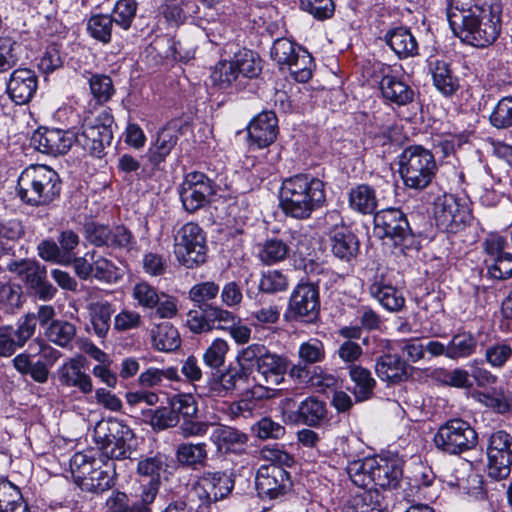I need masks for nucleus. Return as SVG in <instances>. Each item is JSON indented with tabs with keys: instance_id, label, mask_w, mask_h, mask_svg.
I'll list each match as a JSON object with an SVG mask.
<instances>
[{
	"instance_id": "f257e3e1",
	"label": "nucleus",
	"mask_w": 512,
	"mask_h": 512,
	"mask_svg": "<svg viewBox=\"0 0 512 512\" xmlns=\"http://www.w3.org/2000/svg\"><path fill=\"white\" fill-rule=\"evenodd\" d=\"M447 18L454 35L471 46L486 47L500 33V10L491 3L479 2L463 9L447 8Z\"/></svg>"
},
{
	"instance_id": "f03ea898",
	"label": "nucleus",
	"mask_w": 512,
	"mask_h": 512,
	"mask_svg": "<svg viewBox=\"0 0 512 512\" xmlns=\"http://www.w3.org/2000/svg\"><path fill=\"white\" fill-rule=\"evenodd\" d=\"M325 200V184L317 177L301 173L282 181L279 203L287 216L307 219L324 205Z\"/></svg>"
},
{
	"instance_id": "7ed1b4c3",
	"label": "nucleus",
	"mask_w": 512,
	"mask_h": 512,
	"mask_svg": "<svg viewBox=\"0 0 512 512\" xmlns=\"http://www.w3.org/2000/svg\"><path fill=\"white\" fill-rule=\"evenodd\" d=\"M70 470L75 484L86 492L100 494L115 484V462L102 456L77 452L70 459Z\"/></svg>"
},
{
	"instance_id": "20e7f679",
	"label": "nucleus",
	"mask_w": 512,
	"mask_h": 512,
	"mask_svg": "<svg viewBox=\"0 0 512 512\" xmlns=\"http://www.w3.org/2000/svg\"><path fill=\"white\" fill-rule=\"evenodd\" d=\"M60 192V177L47 165H30L18 177L17 194L26 204L47 205L59 197Z\"/></svg>"
},
{
	"instance_id": "39448f33",
	"label": "nucleus",
	"mask_w": 512,
	"mask_h": 512,
	"mask_svg": "<svg viewBox=\"0 0 512 512\" xmlns=\"http://www.w3.org/2000/svg\"><path fill=\"white\" fill-rule=\"evenodd\" d=\"M237 362L247 368L249 374L255 370V377L269 385H280L284 382L289 363L285 356L271 352L259 343L243 348L237 356Z\"/></svg>"
},
{
	"instance_id": "423d86ee",
	"label": "nucleus",
	"mask_w": 512,
	"mask_h": 512,
	"mask_svg": "<svg viewBox=\"0 0 512 512\" xmlns=\"http://www.w3.org/2000/svg\"><path fill=\"white\" fill-rule=\"evenodd\" d=\"M436 170L433 154L422 146H409L399 156V173L404 185L410 189H425L432 182Z\"/></svg>"
},
{
	"instance_id": "0eeeda50",
	"label": "nucleus",
	"mask_w": 512,
	"mask_h": 512,
	"mask_svg": "<svg viewBox=\"0 0 512 512\" xmlns=\"http://www.w3.org/2000/svg\"><path fill=\"white\" fill-rule=\"evenodd\" d=\"M131 429L118 420H101L93 431V439L102 457L110 460H121L129 456V441L132 439Z\"/></svg>"
},
{
	"instance_id": "6e6552de",
	"label": "nucleus",
	"mask_w": 512,
	"mask_h": 512,
	"mask_svg": "<svg viewBox=\"0 0 512 512\" xmlns=\"http://www.w3.org/2000/svg\"><path fill=\"white\" fill-rule=\"evenodd\" d=\"M112 121V116L104 110L85 117L80 132L74 133V142L90 154L99 156L113 138Z\"/></svg>"
},
{
	"instance_id": "1a4fd4ad",
	"label": "nucleus",
	"mask_w": 512,
	"mask_h": 512,
	"mask_svg": "<svg viewBox=\"0 0 512 512\" xmlns=\"http://www.w3.org/2000/svg\"><path fill=\"white\" fill-rule=\"evenodd\" d=\"M435 224L446 233H456L471 219V210L465 198L453 194L438 196L433 207Z\"/></svg>"
},
{
	"instance_id": "9d476101",
	"label": "nucleus",
	"mask_w": 512,
	"mask_h": 512,
	"mask_svg": "<svg viewBox=\"0 0 512 512\" xmlns=\"http://www.w3.org/2000/svg\"><path fill=\"white\" fill-rule=\"evenodd\" d=\"M434 442L442 451L457 455L475 448L478 435L468 422L457 418L439 427Z\"/></svg>"
},
{
	"instance_id": "9b49d317",
	"label": "nucleus",
	"mask_w": 512,
	"mask_h": 512,
	"mask_svg": "<svg viewBox=\"0 0 512 512\" xmlns=\"http://www.w3.org/2000/svg\"><path fill=\"white\" fill-rule=\"evenodd\" d=\"M5 267L23 281L41 300L54 297L56 288L46 279V269L32 258H6Z\"/></svg>"
},
{
	"instance_id": "f8f14e48",
	"label": "nucleus",
	"mask_w": 512,
	"mask_h": 512,
	"mask_svg": "<svg viewBox=\"0 0 512 512\" xmlns=\"http://www.w3.org/2000/svg\"><path fill=\"white\" fill-rule=\"evenodd\" d=\"M234 488V479L226 471H204L191 485V492L203 505H210L227 497Z\"/></svg>"
},
{
	"instance_id": "ddd939ff",
	"label": "nucleus",
	"mask_w": 512,
	"mask_h": 512,
	"mask_svg": "<svg viewBox=\"0 0 512 512\" xmlns=\"http://www.w3.org/2000/svg\"><path fill=\"white\" fill-rule=\"evenodd\" d=\"M488 475L496 480L510 475L512 465V435L503 430L493 432L487 446Z\"/></svg>"
},
{
	"instance_id": "4468645a",
	"label": "nucleus",
	"mask_w": 512,
	"mask_h": 512,
	"mask_svg": "<svg viewBox=\"0 0 512 512\" xmlns=\"http://www.w3.org/2000/svg\"><path fill=\"white\" fill-rule=\"evenodd\" d=\"M236 315L228 310L212 304H202L199 309L188 311L186 326L196 334L206 333L213 329L227 330L235 324Z\"/></svg>"
},
{
	"instance_id": "2eb2a0df",
	"label": "nucleus",
	"mask_w": 512,
	"mask_h": 512,
	"mask_svg": "<svg viewBox=\"0 0 512 512\" xmlns=\"http://www.w3.org/2000/svg\"><path fill=\"white\" fill-rule=\"evenodd\" d=\"M255 485L261 498L273 500L286 495L292 488V481L283 467L268 464L258 468Z\"/></svg>"
},
{
	"instance_id": "dca6fc26",
	"label": "nucleus",
	"mask_w": 512,
	"mask_h": 512,
	"mask_svg": "<svg viewBox=\"0 0 512 512\" xmlns=\"http://www.w3.org/2000/svg\"><path fill=\"white\" fill-rule=\"evenodd\" d=\"M179 193L185 210L195 212L209 202L215 187L204 173L190 172L184 177Z\"/></svg>"
},
{
	"instance_id": "f3484780",
	"label": "nucleus",
	"mask_w": 512,
	"mask_h": 512,
	"mask_svg": "<svg viewBox=\"0 0 512 512\" xmlns=\"http://www.w3.org/2000/svg\"><path fill=\"white\" fill-rule=\"evenodd\" d=\"M58 260L64 266H71L81 279L95 278L105 282L116 281L120 270L107 258H47Z\"/></svg>"
},
{
	"instance_id": "a211bd4d",
	"label": "nucleus",
	"mask_w": 512,
	"mask_h": 512,
	"mask_svg": "<svg viewBox=\"0 0 512 512\" xmlns=\"http://www.w3.org/2000/svg\"><path fill=\"white\" fill-rule=\"evenodd\" d=\"M409 229L408 221L402 211L397 208H387L374 215L375 236L386 239L385 245L399 246Z\"/></svg>"
},
{
	"instance_id": "6ab92c4d",
	"label": "nucleus",
	"mask_w": 512,
	"mask_h": 512,
	"mask_svg": "<svg viewBox=\"0 0 512 512\" xmlns=\"http://www.w3.org/2000/svg\"><path fill=\"white\" fill-rule=\"evenodd\" d=\"M318 312V290L311 284L298 285L290 297L286 318L305 319L311 322L317 318Z\"/></svg>"
},
{
	"instance_id": "aec40b11",
	"label": "nucleus",
	"mask_w": 512,
	"mask_h": 512,
	"mask_svg": "<svg viewBox=\"0 0 512 512\" xmlns=\"http://www.w3.org/2000/svg\"><path fill=\"white\" fill-rule=\"evenodd\" d=\"M73 143V132L56 128H39L31 137V145L36 150L52 156L67 153Z\"/></svg>"
},
{
	"instance_id": "412c9836",
	"label": "nucleus",
	"mask_w": 512,
	"mask_h": 512,
	"mask_svg": "<svg viewBox=\"0 0 512 512\" xmlns=\"http://www.w3.org/2000/svg\"><path fill=\"white\" fill-rule=\"evenodd\" d=\"M166 457L162 454L141 459L137 464V473L147 480L143 485L140 498L145 503H153L159 490L161 477L166 472Z\"/></svg>"
},
{
	"instance_id": "4be33fe9",
	"label": "nucleus",
	"mask_w": 512,
	"mask_h": 512,
	"mask_svg": "<svg viewBox=\"0 0 512 512\" xmlns=\"http://www.w3.org/2000/svg\"><path fill=\"white\" fill-rule=\"evenodd\" d=\"M310 254H331L332 256H356L359 250L357 237L346 229L335 230L326 239L315 240Z\"/></svg>"
},
{
	"instance_id": "5701e85b",
	"label": "nucleus",
	"mask_w": 512,
	"mask_h": 512,
	"mask_svg": "<svg viewBox=\"0 0 512 512\" xmlns=\"http://www.w3.org/2000/svg\"><path fill=\"white\" fill-rule=\"evenodd\" d=\"M399 70L389 68L380 81L383 98L397 106H406L414 99V90L399 75Z\"/></svg>"
},
{
	"instance_id": "b1692460",
	"label": "nucleus",
	"mask_w": 512,
	"mask_h": 512,
	"mask_svg": "<svg viewBox=\"0 0 512 512\" xmlns=\"http://www.w3.org/2000/svg\"><path fill=\"white\" fill-rule=\"evenodd\" d=\"M33 336L31 317L18 320L17 326L0 327V357H10L18 348L23 347Z\"/></svg>"
},
{
	"instance_id": "393cba45",
	"label": "nucleus",
	"mask_w": 512,
	"mask_h": 512,
	"mask_svg": "<svg viewBox=\"0 0 512 512\" xmlns=\"http://www.w3.org/2000/svg\"><path fill=\"white\" fill-rule=\"evenodd\" d=\"M38 79L34 71L28 68L14 70L7 83L10 98L19 105L28 103L36 93Z\"/></svg>"
},
{
	"instance_id": "a878e982",
	"label": "nucleus",
	"mask_w": 512,
	"mask_h": 512,
	"mask_svg": "<svg viewBox=\"0 0 512 512\" xmlns=\"http://www.w3.org/2000/svg\"><path fill=\"white\" fill-rule=\"evenodd\" d=\"M278 134V120L272 111L258 114L248 126L250 143L257 148H265L272 144Z\"/></svg>"
},
{
	"instance_id": "bb28decb",
	"label": "nucleus",
	"mask_w": 512,
	"mask_h": 512,
	"mask_svg": "<svg viewBox=\"0 0 512 512\" xmlns=\"http://www.w3.org/2000/svg\"><path fill=\"white\" fill-rule=\"evenodd\" d=\"M176 253L184 256L185 254L195 253L197 256L206 253V237L202 228L196 223H186L177 232L175 236Z\"/></svg>"
},
{
	"instance_id": "cd10ccee",
	"label": "nucleus",
	"mask_w": 512,
	"mask_h": 512,
	"mask_svg": "<svg viewBox=\"0 0 512 512\" xmlns=\"http://www.w3.org/2000/svg\"><path fill=\"white\" fill-rule=\"evenodd\" d=\"M58 380L61 385L76 388L83 394L93 391L90 375L85 373L81 361L76 358L69 359L59 367Z\"/></svg>"
},
{
	"instance_id": "c85d7f7f",
	"label": "nucleus",
	"mask_w": 512,
	"mask_h": 512,
	"mask_svg": "<svg viewBox=\"0 0 512 512\" xmlns=\"http://www.w3.org/2000/svg\"><path fill=\"white\" fill-rule=\"evenodd\" d=\"M249 372L247 368L239 365L238 368H229L220 374H212L208 380V394L211 397H225L233 392L238 382H245Z\"/></svg>"
},
{
	"instance_id": "c756f323",
	"label": "nucleus",
	"mask_w": 512,
	"mask_h": 512,
	"mask_svg": "<svg viewBox=\"0 0 512 512\" xmlns=\"http://www.w3.org/2000/svg\"><path fill=\"white\" fill-rule=\"evenodd\" d=\"M409 365L397 354H384L375 361L377 376L388 383H400L409 376Z\"/></svg>"
},
{
	"instance_id": "7c9ffc66",
	"label": "nucleus",
	"mask_w": 512,
	"mask_h": 512,
	"mask_svg": "<svg viewBox=\"0 0 512 512\" xmlns=\"http://www.w3.org/2000/svg\"><path fill=\"white\" fill-rule=\"evenodd\" d=\"M289 419L307 426H320L327 418V407L323 400L310 396L300 402L296 412L289 414Z\"/></svg>"
},
{
	"instance_id": "2f4dec72",
	"label": "nucleus",
	"mask_w": 512,
	"mask_h": 512,
	"mask_svg": "<svg viewBox=\"0 0 512 512\" xmlns=\"http://www.w3.org/2000/svg\"><path fill=\"white\" fill-rule=\"evenodd\" d=\"M179 125L176 121L169 122L158 133L156 141L147 151L149 161L157 166L162 163L176 145L179 135Z\"/></svg>"
},
{
	"instance_id": "473e14b6",
	"label": "nucleus",
	"mask_w": 512,
	"mask_h": 512,
	"mask_svg": "<svg viewBox=\"0 0 512 512\" xmlns=\"http://www.w3.org/2000/svg\"><path fill=\"white\" fill-rule=\"evenodd\" d=\"M374 486L383 489H393L398 486L403 476L400 461L396 458L375 456Z\"/></svg>"
},
{
	"instance_id": "72a5a7b5",
	"label": "nucleus",
	"mask_w": 512,
	"mask_h": 512,
	"mask_svg": "<svg viewBox=\"0 0 512 512\" xmlns=\"http://www.w3.org/2000/svg\"><path fill=\"white\" fill-rule=\"evenodd\" d=\"M178 464L193 471L204 468L208 461L207 444L205 442L180 443L175 451Z\"/></svg>"
},
{
	"instance_id": "f704fd0d",
	"label": "nucleus",
	"mask_w": 512,
	"mask_h": 512,
	"mask_svg": "<svg viewBox=\"0 0 512 512\" xmlns=\"http://www.w3.org/2000/svg\"><path fill=\"white\" fill-rule=\"evenodd\" d=\"M342 512H388V503L377 489H368L344 504Z\"/></svg>"
},
{
	"instance_id": "c9c22d12",
	"label": "nucleus",
	"mask_w": 512,
	"mask_h": 512,
	"mask_svg": "<svg viewBox=\"0 0 512 512\" xmlns=\"http://www.w3.org/2000/svg\"><path fill=\"white\" fill-rule=\"evenodd\" d=\"M349 377L353 383L350 389L356 402H364L374 395L376 380L369 369L361 365H349Z\"/></svg>"
},
{
	"instance_id": "e433bc0d",
	"label": "nucleus",
	"mask_w": 512,
	"mask_h": 512,
	"mask_svg": "<svg viewBox=\"0 0 512 512\" xmlns=\"http://www.w3.org/2000/svg\"><path fill=\"white\" fill-rule=\"evenodd\" d=\"M385 42L399 58H408L417 54L418 43L410 30L404 27L394 28L385 35Z\"/></svg>"
},
{
	"instance_id": "4c0bfd02",
	"label": "nucleus",
	"mask_w": 512,
	"mask_h": 512,
	"mask_svg": "<svg viewBox=\"0 0 512 512\" xmlns=\"http://www.w3.org/2000/svg\"><path fill=\"white\" fill-rule=\"evenodd\" d=\"M370 294L389 311H399L405 303L402 293L392 285L385 283L383 278L379 279L378 276L370 286Z\"/></svg>"
},
{
	"instance_id": "58836bf2",
	"label": "nucleus",
	"mask_w": 512,
	"mask_h": 512,
	"mask_svg": "<svg viewBox=\"0 0 512 512\" xmlns=\"http://www.w3.org/2000/svg\"><path fill=\"white\" fill-rule=\"evenodd\" d=\"M348 204L357 213L371 214L378 206L376 191L367 184H359L350 190Z\"/></svg>"
},
{
	"instance_id": "ea45409f",
	"label": "nucleus",
	"mask_w": 512,
	"mask_h": 512,
	"mask_svg": "<svg viewBox=\"0 0 512 512\" xmlns=\"http://www.w3.org/2000/svg\"><path fill=\"white\" fill-rule=\"evenodd\" d=\"M152 345L158 351L171 352L181 345L178 330L170 323L164 322L151 330Z\"/></svg>"
},
{
	"instance_id": "a19ab883",
	"label": "nucleus",
	"mask_w": 512,
	"mask_h": 512,
	"mask_svg": "<svg viewBox=\"0 0 512 512\" xmlns=\"http://www.w3.org/2000/svg\"><path fill=\"white\" fill-rule=\"evenodd\" d=\"M375 456L362 460L350 461L347 465V473L351 481L358 487L368 488L374 484Z\"/></svg>"
},
{
	"instance_id": "79ce46f5",
	"label": "nucleus",
	"mask_w": 512,
	"mask_h": 512,
	"mask_svg": "<svg viewBox=\"0 0 512 512\" xmlns=\"http://www.w3.org/2000/svg\"><path fill=\"white\" fill-rule=\"evenodd\" d=\"M478 340L471 332H459L448 342L449 359L459 360L471 357L476 353Z\"/></svg>"
},
{
	"instance_id": "37998d69",
	"label": "nucleus",
	"mask_w": 512,
	"mask_h": 512,
	"mask_svg": "<svg viewBox=\"0 0 512 512\" xmlns=\"http://www.w3.org/2000/svg\"><path fill=\"white\" fill-rule=\"evenodd\" d=\"M114 311L107 301H97L90 305L91 323L98 337L104 338L107 335Z\"/></svg>"
},
{
	"instance_id": "c03bdc74",
	"label": "nucleus",
	"mask_w": 512,
	"mask_h": 512,
	"mask_svg": "<svg viewBox=\"0 0 512 512\" xmlns=\"http://www.w3.org/2000/svg\"><path fill=\"white\" fill-rule=\"evenodd\" d=\"M431 72L437 90L444 95H452L458 88L457 79L452 75L448 63L436 60L432 63Z\"/></svg>"
},
{
	"instance_id": "a18cd8bd",
	"label": "nucleus",
	"mask_w": 512,
	"mask_h": 512,
	"mask_svg": "<svg viewBox=\"0 0 512 512\" xmlns=\"http://www.w3.org/2000/svg\"><path fill=\"white\" fill-rule=\"evenodd\" d=\"M197 3L194 0L173 1L162 10L164 18L171 26L182 24L188 17L192 18L196 12Z\"/></svg>"
},
{
	"instance_id": "49530a36",
	"label": "nucleus",
	"mask_w": 512,
	"mask_h": 512,
	"mask_svg": "<svg viewBox=\"0 0 512 512\" xmlns=\"http://www.w3.org/2000/svg\"><path fill=\"white\" fill-rule=\"evenodd\" d=\"M76 326L66 320H54L45 330L47 339L60 346L67 347L76 336Z\"/></svg>"
},
{
	"instance_id": "de8ad7c7",
	"label": "nucleus",
	"mask_w": 512,
	"mask_h": 512,
	"mask_svg": "<svg viewBox=\"0 0 512 512\" xmlns=\"http://www.w3.org/2000/svg\"><path fill=\"white\" fill-rule=\"evenodd\" d=\"M211 441L221 450H230L235 446L246 444L248 437L245 433L229 427L219 426L211 434Z\"/></svg>"
},
{
	"instance_id": "09e8293b",
	"label": "nucleus",
	"mask_w": 512,
	"mask_h": 512,
	"mask_svg": "<svg viewBox=\"0 0 512 512\" xmlns=\"http://www.w3.org/2000/svg\"><path fill=\"white\" fill-rule=\"evenodd\" d=\"M292 246H297V250L293 251L291 246H288L284 241L277 238L268 239L263 244V252L265 256H288L290 253L298 254L299 256L310 255L308 247L300 239L293 237Z\"/></svg>"
},
{
	"instance_id": "8fccbe9b",
	"label": "nucleus",
	"mask_w": 512,
	"mask_h": 512,
	"mask_svg": "<svg viewBox=\"0 0 512 512\" xmlns=\"http://www.w3.org/2000/svg\"><path fill=\"white\" fill-rule=\"evenodd\" d=\"M299 49L303 48L286 38H280L273 43L271 57L281 70H286L296 58Z\"/></svg>"
},
{
	"instance_id": "3c124183",
	"label": "nucleus",
	"mask_w": 512,
	"mask_h": 512,
	"mask_svg": "<svg viewBox=\"0 0 512 512\" xmlns=\"http://www.w3.org/2000/svg\"><path fill=\"white\" fill-rule=\"evenodd\" d=\"M324 343L317 338L302 342L298 348V358L303 364L314 365L325 360Z\"/></svg>"
},
{
	"instance_id": "603ef678",
	"label": "nucleus",
	"mask_w": 512,
	"mask_h": 512,
	"mask_svg": "<svg viewBox=\"0 0 512 512\" xmlns=\"http://www.w3.org/2000/svg\"><path fill=\"white\" fill-rule=\"evenodd\" d=\"M137 9L138 4L136 0H118L110 17L120 28L128 30L136 17Z\"/></svg>"
},
{
	"instance_id": "864d4df0",
	"label": "nucleus",
	"mask_w": 512,
	"mask_h": 512,
	"mask_svg": "<svg viewBox=\"0 0 512 512\" xmlns=\"http://www.w3.org/2000/svg\"><path fill=\"white\" fill-rule=\"evenodd\" d=\"M113 23L109 15H94L87 22V31L92 38L107 44L111 41Z\"/></svg>"
},
{
	"instance_id": "5fc2aeb1",
	"label": "nucleus",
	"mask_w": 512,
	"mask_h": 512,
	"mask_svg": "<svg viewBox=\"0 0 512 512\" xmlns=\"http://www.w3.org/2000/svg\"><path fill=\"white\" fill-rule=\"evenodd\" d=\"M313 66V58L308 51L299 49L296 58L286 70L297 82L305 83L312 77Z\"/></svg>"
},
{
	"instance_id": "6e6d98bb",
	"label": "nucleus",
	"mask_w": 512,
	"mask_h": 512,
	"mask_svg": "<svg viewBox=\"0 0 512 512\" xmlns=\"http://www.w3.org/2000/svg\"><path fill=\"white\" fill-rule=\"evenodd\" d=\"M24 301L21 286L9 283L0 286V308L5 312L14 313L22 307Z\"/></svg>"
},
{
	"instance_id": "4d7b16f0",
	"label": "nucleus",
	"mask_w": 512,
	"mask_h": 512,
	"mask_svg": "<svg viewBox=\"0 0 512 512\" xmlns=\"http://www.w3.org/2000/svg\"><path fill=\"white\" fill-rule=\"evenodd\" d=\"M128 501V496L125 493L113 492L106 501L107 510L108 512H151L149 507L151 503H145L141 500L130 506Z\"/></svg>"
},
{
	"instance_id": "13d9d810",
	"label": "nucleus",
	"mask_w": 512,
	"mask_h": 512,
	"mask_svg": "<svg viewBox=\"0 0 512 512\" xmlns=\"http://www.w3.org/2000/svg\"><path fill=\"white\" fill-rule=\"evenodd\" d=\"M237 74L253 78L261 71L260 60L251 50H242L235 54L233 60Z\"/></svg>"
},
{
	"instance_id": "bf43d9fd",
	"label": "nucleus",
	"mask_w": 512,
	"mask_h": 512,
	"mask_svg": "<svg viewBox=\"0 0 512 512\" xmlns=\"http://www.w3.org/2000/svg\"><path fill=\"white\" fill-rule=\"evenodd\" d=\"M490 123L497 129L512 127V97L501 98L489 116Z\"/></svg>"
},
{
	"instance_id": "052dcab7",
	"label": "nucleus",
	"mask_w": 512,
	"mask_h": 512,
	"mask_svg": "<svg viewBox=\"0 0 512 512\" xmlns=\"http://www.w3.org/2000/svg\"><path fill=\"white\" fill-rule=\"evenodd\" d=\"M149 423L154 430H165L175 427L179 422V417L170 407H159L155 410H149L146 413Z\"/></svg>"
},
{
	"instance_id": "680f3d73",
	"label": "nucleus",
	"mask_w": 512,
	"mask_h": 512,
	"mask_svg": "<svg viewBox=\"0 0 512 512\" xmlns=\"http://www.w3.org/2000/svg\"><path fill=\"white\" fill-rule=\"evenodd\" d=\"M229 350L228 343L221 338H216L203 353V362L211 369H218L225 363Z\"/></svg>"
},
{
	"instance_id": "e2e57ef3",
	"label": "nucleus",
	"mask_w": 512,
	"mask_h": 512,
	"mask_svg": "<svg viewBox=\"0 0 512 512\" xmlns=\"http://www.w3.org/2000/svg\"><path fill=\"white\" fill-rule=\"evenodd\" d=\"M435 374L437 381L443 385L455 388H469L472 386L469 379V372L462 368H455L452 370L439 369Z\"/></svg>"
},
{
	"instance_id": "0e129e2a",
	"label": "nucleus",
	"mask_w": 512,
	"mask_h": 512,
	"mask_svg": "<svg viewBox=\"0 0 512 512\" xmlns=\"http://www.w3.org/2000/svg\"><path fill=\"white\" fill-rule=\"evenodd\" d=\"M237 76L233 61H220L212 71L211 80L220 89H227L237 79Z\"/></svg>"
},
{
	"instance_id": "69168bd1",
	"label": "nucleus",
	"mask_w": 512,
	"mask_h": 512,
	"mask_svg": "<svg viewBox=\"0 0 512 512\" xmlns=\"http://www.w3.org/2000/svg\"><path fill=\"white\" fill-rule=\"evenodd\" d=\"M484 356L493 368H502L512 357V347L505 341L496 342L486 348Z\"/></svg>"
},
{
	"instance_id": "338daca9",
	"label": "nucleus",
	"mask_w": 512,
	"mask_h": 512,
	"mask_svg": "<svg viewBox=\"0 0 512 512\" xmlns=\"http://www.w3.org/2000/svg\"><path fill=\"white\" fill-rule=\"evenodd\" d=\"M288 287L286 277L278 270L263 272L259 288L262 292L273 294L285 291Z\"/></svg>"
},
{
	"instance_id": "774afa93",
	"label": "nucleus",
	"mask_w": 512,
	"mask_h": 512,
	"mask_svg": "<svg viewBox=\"0 0 512 512\" xmlns=\"http://www.w3.org/2000/svg\"><path fill=\"white\" fill-rule=\"evenodd\" d=\"M252 430L262 440L279 439L285 434V428L268 417L260 419Z\"/></svg>"
}]
</instances>
